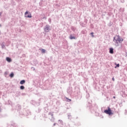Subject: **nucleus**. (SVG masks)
I'll list each match as a JSON object with an SVG mask.
<instances>
[{
  "instance_id": "obj_1",
  "label": "nucleus",
  "mask_w": 127,
  "mask_h": 127,
  "mask_svg": "<svg viewBox=\"0 0 127 127\" xmlns=\"http://www.w3.org/2000/svg\"><path fill=\"white\" fill-rule=\"evenodd\" d=\"M114 42H115L117 45H119V43H122L124 41V39L121 38L120 36L116 35L115 36L113 39Z\"/></svg>"
},
{
  "instance_id": "obj_2",
  "label": "nucleus",
  "mask_w": 127,
  "mask_h": 127,
  "mask_svg": "<svg viewBox=\"0 0 127 127\" xmlns=\"http://www.w3.org/2000/svg\"><path fill=\"white\" fill-rule=\"evenodd\" d=\"M108 110H105L104 111V113L106 114L107 115H109V116H111V115H113V113L112 112V110L110 107H108Z\"/></svg>"
},
{
  "instance_id": "obj_3",
  "label": "nucleus",
  "mask_w": 127,
  "mask_h": 127,
  "mask_svg": "<svg viewBox=\"0 0 127 127\" xmlns=\"http://www.w3.org/2000/svg\"><path fill=\"white\" fill-rule=\"evenodd\" d=\"M25 17H28L29 18H31V17H32V16H31V13L28 14V12L27 11H26L25 13Z\"/></svg>"
},
{
  "instance_id": "obj_4",
  "label": "nucleus",
  "mask_w": 127,
  "mask_h": 127,
  "mask_svg": "<svg viewBox=\"0 0 127 127\" xmlns=\"http://www.w3.org/2000/svg\"><path fill=\"white\" fill-rule=\"evenodd\" d=\"M44 30L46 32H49V30H50L49 26L48 25H46L44 28Z\"/></svg>"
},
{
  "instance_id": "obj_5",
  "label": "nucleus",
  "mask_w": 127,
  "mask_h": 127,
  "mask_svg": "<svg viewBox=\"0 0 127 127\" xmlns=\"http://www.w3.org/2000/svg\"><path fill=\"white\" fill-rule=\"evenodd\" d=\"M109 52L111 54H114V49L113 48H110Z\"/></svg>"
},
{
  "instance_id": "obj_6",
  "label": "nucleus",
  "mask_w": 127,
  "mask_h": 127,
  "mask_svg": "<svg viewBox=\"0 0 127 127\" xmlns=\"http://www.w3.org/2000/svg\"><path fill=\"white\" fill-rule=\"evenodd\" d=\"M6 61H7V62H11V59L9 58L8 57H7L6 58Z\"/></svg>"
},
{
  "instance_id": "obj_7",
  "label": "nucleus",
  "mask_w": 127,
  "mask_h": 127,
  "mask_svg": "<svg viewBox=\"0 0 127 127\" xmlns=\"http://www.w3.org/2000/svg\"><path fill=\"white\" fill-rule=\"evenodd\" d=\"M24 83H25V80H22L20 82V84L21 85H23V84H24Z\"/></svg>"
},
{
  "instance_id": "obj_8",
  "label": "nucleus",
  "mask_w": 127,
  "mask_h": 127,
  "mask_svg": "<svg viewBox=\"0 0 127 127\" xmlns=\"http://www.w3.org/2000/svg\"><path fill=\"white\" fill-rule=\"evenodd\" d=\"M70 39H75L76 38L74 36H72V35H70L69 37Z\"/></svg>"
},
{
  "instance_id": "obj_9",
  "label": "nucleus",
  "mask_w": 127,
  "mask_h": 127,
  "mask_svg": "<svg viewBox=\"0 0 127 127\" xmlns=\"http://www.w3.org/2000/svg\"><path fill=\"white\" fill-rule=\"evenodd\" d=\"M20 89L21 90H24V87L23 86V85H21L20 87Z\"/></svg>"
},
{
  "instance_id": "obj_10",
  "label": "nucleus",
  "mask_w": 127,
  "mask_h": 127,
  "mask_svg": "<svg viewBox=\"0 0 127 127\" xmlns=\"http://www.w3.org/2000/svg\"><path fill=\"white\" fill-rule=\"evenodd\" d=\"M66 100V102H71V99H69V98L66 97L65 98Z\"/></svg>"
},
{
  "instance_id": "obj_11",
  "label": "nucleus",
  "mask_w": 127,
  "mask_h": 127,
  "mask_svg": "<svg viewBox=\"0 0 127 127\" xmlns=\"http://www.w3.org/2000/svg\"><path fill=\"white\" fill-rule=\"evenodd\" d=\"M14 76L13 73H11L10 74V77H11V78H12Z\"/></svg>"
},
{
  "instance_id": "obj_12",
  "label": "nucleus",
  "mask_w": 127,
  "mask_h": 127,
  "mask_svg": "<svg viewBox=\"0 0 127 127\" xmlns=\"http://www.w3.org/2000/svg\"><path fill=\"white\" fill-rule=\"evenodd\" d=\"M42 52L43 53H45V50H44V49H42Z\"/></svg>"
},
{
  "instance_id": "obj_13",
  "label": "nucleus",
  "mask_w": 127,
  "mask_h": 127,
  "mask_svg": "<svg viewBox=\"0 0 127 127\" xmlns=\"http://www.w3.org/2000/svg\"><path fill=\"white\" fill-rule=\"evenodd\" d=\"M59 123L62 124H62H63V121H62V120H59Z\"/></svg>"
},
{
  "instance_id": "obj_14",
  "label": "nucleus",
  "mask_w": 127,
  "mask_h": 127,
  "mask_svg": "<svg viewBox=\"0 0 127 127\" xmlns=\"http://www.w3.org/2000/svg\"><path fill=\"white\" fill-rule=\"evenodd\" d=\"M90 34L92 35V37H94V32H91Z\"/></svg>"
},
{
  "instance_id": "obj_15",
  "label": "nucleus",
  "mask_w": 127,
  "mask_h": 127,
  "mask_svg": "<svg viewBox=\"0 0 127 127\" xmlns=\"http://www.w3.org/2000/svg\"><path fill=\"white\" fill-rule=\"evenodd\" d=\"M117 67H120V64H117Z\"/></svg>"
},
{
  "instance_id": "obj_16",
  "label": "nucleus",
  "mask_w": 127,
  "mask_h": 127,
  "mask_svg": "<svg viewBox=\"0 0 127 127\" xmlns=\"http://www.w3.org/2000/svg\"><path fill=\"white\" fill-rule=\"evenodd\" d=\"M112 80H113V81H115V78L113 77Z\"/></svg>"
},
{
  "instance_id": "obj_17",
  "label": "nucleus",
  "mask_w": 127,
  "mask_h": 127,
  "mask_svg": "<svg viewBox=\"0 0 127 127\" xmlns=\"http://www.w3.org/2000/svg\"><path fill=\"white\" fill-rule=\"evenodd\" d=\"M114 99H116V96L113 97Z\"/></svg>"
},
{
  "instance_id": "obj_18",
  "label": "nucleus",
  "mask_w": 127,
  "mask_h": 127,
  "mask_svg": "<svg viewBox=\"0 0 127 127\" xmlns=\"http://www.w3.org/2000/svg\"><path fill=\"white\" fill-rule=\"evenodd\" d=\"M56 124L55 123V124H54V126H56Z\"/></svg>"
}]
</instances>
